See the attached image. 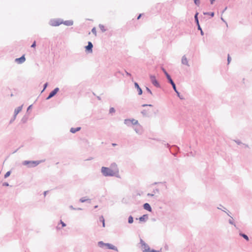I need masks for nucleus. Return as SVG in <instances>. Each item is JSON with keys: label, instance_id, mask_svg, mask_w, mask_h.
Here are the masks:
<instances>
[{"label": "nucleus", "instance_id": "6", "mask_svg": "<svg viewBox=\"0 0 252 252\" xmlns=\"http://www.w3.org/2000/svg\"><path fill=\"white\" fill-rule=\"evenodd\" d=\"M150 79H151V81L152 82V83H153V84L154 85H155L156 87H158L159 86V84H158V81H157L155 76H153V75H151L150 76Z\"/></svg>", "mask_w": 252, "mask_h": 252}, {"label": "nucleus", "instance_id": "33", "mask_svg": "<svg viewBox=\"0 0 252 252\" xmlns=\"http://www.w3.org/2000/svg\"><path fill=\"white\" fill-rule=\"evenodd\" d=\"M141 14H140V15L138 16V17H137V19H140V17H141Z\"/></svg>", "mask_w": 252, "mask_h": 252}, {"label": "nucleus", "instance_id": "12", "mask_svg": "<svg viewBox=\"0 0 252 252\" xmlns=\"http://www.w3.org/2000/svg\"><path fill=\"white\" fill-rule=\"evenodd\" d=\"M144 208L146 210H148L150 212H151L152 211V208L150 206V205H149V204L146 203H145L144 204Z\"/></svg>", "mask_w": 252, "mask_h": 252}, {"label": "nucleus", "instance_id": "3", "mask_svg": "<svg viewBox=\"0 0 252 252\" xmlns=\"http://www.w3.org/2000/svg\"><path fill=\"white\" fill-rule=\"evenodd\" d=\"M141 245L143 252H152L153 250H151L147 244L143 242H142Z\"/></svg>", "mask_w": 252, "mask_h": 252}, {"label": "nucleus", "instance_id": "18", "mask_svg": "<svg viewBox=\"0 0 252 252\" xmlns=\"http://www.w3.org/2000/svg\"><path fill=\"white\" fill-rule=\"evenodd\" d=\"M182 62L183 64H187L188 63L187 59L186 57H183L182 60Z\"/></svg>", "mask_w": 252, "mask_h": 252}, {"label": "nucleus", "instance_id": "39", "mask_svg": "<svg viewBox=\"0 0 252 252\" xmlns=\"http://www.w3.org/2000/svg\"><path fill=\"white\" fill-rule=\"evenodd\" d=\"M112 145H113V146H115L116 145L115 144H113Z\"/></svg>", "mask_w": 252, "mask_h": 252}, {"label": "nucleus", "instance_id": "14", "mask_svg": "<svg viewBox=\"0 0 252 252\" xmlns=\"http://www.w3.org/2000/svg\"><path fill=\"white\" fill-rule=\"evenodd\" d=\"M134 85H135V86L138 90V94L141 95L142 93V91L141 89L139 87L138 84L137 83H135Z\"/></svg>", "mask_w": 252, "mask_h": 252}, {"label": "nucleus", "instance_id": "20", "mask_svg": "<svg viewBox=\"0 0 252 252\" xmlns=\"http://www.w3.org/2000/svg\"><path fill=\"white\" fill-rule=\"evenodd\" d=\"M240 235L242 236L244 238H245L247 241H249V238L247 235L244 234H240Z\"/></svg>", "mask_w": 252, "mask_h": 252}, {"label": "nucleus", "instance_id": "35", "mask_svg": "<svg viewBox=\"0 0 252 252\" xmlns=\"http://www.w3.org/2000/svg\"><path fill=\"white\" fill-rule=\"evenodd\" d=\"M126 74H127L128 75H129V76H130V75H130V74L128 73V72H127V73H126Z\"/></svg>", "mask_w": 252, "mask_h": 252}, {"label": "nucleus", "instance_id": "8", "mask_svg": "<svg viewBox=\"0 0 252 252\" xmlns=\"http://www.w3.org/2000/svg\"><path fill=\"white\" fill-rule=\"evenodd\" d=\"M26 59L24 56H22L19 58H17L15 59V62L18 63H22L25 61Z\"/></svg>", "mask_w": 252, "mask_h": 252}, {"label": "nucleus", "instance_id": "22", "mask_svg": "<svg viewBox=\"0 0 252 252\" xmlns=\"http://www.w3.org/2000/svg\"><path fill=\"white\" fill-rule=\"evenodd\" d=\"M133 218L131 216H130L128 218V222L130 223H131L133 222Z\"/></svg>", "mask_w": 252, "mask_h": 252}, {"label": "nucleus", "instance_id": "16", "mask_svg": "<svg viewBox=\"0 0 252 252\" xmlns=\"http://www.w3.org/2000/svg\"><path fill=\"white\" fill-rule=\"evenodd\" d=\"M80 127L71 128L70 129V132H71L73 133H75L76 132L79 131L80 129Z\"/></svg>", "mask_w": 252, "mask_h": 252}, {"label": "nucleus", "instance_id": "23", "mask_svg": "<svg viewBox=\"0 0 252 252\" xmlns=\"http://www.w3.org/2000/svg\"><path fill=\"white\" fill-rule=\"evenodd\" d=\"M10 174H11V172H10V171H8V172H7L5 173V175H4V177H5V178H7V177H8V176H10Z\"/></svg>", "mask_w": 252, "mask_h": 252}, {"label": "nucleus", "instance_id": "29", "mask_svg": "<svg viewBox=\"0 0 252 252\" xmlns=\"http://www.w3.org/2000/svg\"><path fill=\"white\" fill-rule=\"evenodd\" d=\"M35 46H36V42H35V41H34L33 42V44L31 45V47L32 48H34L35 47Z\"/></svg>", "mask_w": 252, "mask_h": 252}, {"label": "nucleus", "instance_id": "31", "mask_svg": "<svg viewBox=\"0 0 252 252\" xmlns=\"http://www.w3.org/2000/svg\"><path fill=\"white\" fill-rule=\"evenodd\" d=\"M3 186H8L9 184L7 183H4L3 184Z\"/></svg>", "mask_w": 252, "mask_h": 252}, {"label": "nucleus", "instance_id": "36", "mask_svg": "<svg viewBox=\"0 0 252 252\" xmlns=\"http://www.w3.org/2000/svg\"><path fill=\"white\" fill-rule=\"evenodd\" d=\"M46 86H47V84H45V87H44V89L46 87Z\"/></svg>", "mask_w": 252, "mask_h": 252}, {"label": "nucleus", "instance_id": "30", "mask_svg": "<svg viewBox=\"0 0 252 252\" xmlns=\"http://www.w3.org/2000/svg\"><path fill=\"white\" fill-rule=\"evenodd\" d=\"M146 90L150 94H152V92L151 91V90L148 88H146Z\"/></svg>", "mask_w": 252, "mask_h": 252}, {"label": "nucleus", "instance_id": "17", "mask_svg": "<svg viewBox=\"0 0 252 252\" xmlns=\"http://www.w3.org/2000/svg\"><path fill=\"white\" fill-rule=\"evenodd\" d=\"M61 224H62V226L60 227V224H59L58 226H57V228L58 229H61L64 226H65V224L62 220H61Z\"/></svg>", "mask_w": 252, "mask_h": 252}, {"label": "nucleus", "instance_id": "34", "mask_svg": "<svg viewBox=\"0 0 252 252\" xmlns=\"http://www.w3.org/2000/svg\"><path fill=\"white\" fill-rule=\"evenodd\" d=\"M215 0H211V3H213V1H214Z\"/></svg>", "mask_w": 252, "mask_h": 252}, {"label": "nucleus", "instance_id": "28", "mask_svg": "<svg viewBox=\"0 0 252 252\" xmlns=\"http://www.w3.org/2000/svg\"><path fill=\"white\" fill-rule=\"evenodd\" d=\"M64 24L67 25H72L73 23L72 22H68V23H66V22Z\"/></svg>", "mask_w": 252, "mask_h": 252}, {"label": "nucleus", "instance_id": "7", "mask_svg": "<svg viewBox=\"0 0 252 252\" xmlns=\"http://www.w3.org/2000/svg\"><path fill=\"white\" fill-rule=\"evenodd\" d=\"M129 123H131L132 125H136L138 124V121L134 119L125 120V124L128 125Z\"/></svg>", "mask_w": 252, "mask_h": 252}, {"label": "nucleus", "instance_id": "11", "mask_svg": "<svg viewBox=\"0 0 252 252\" xmlns=\"http://www.w3.org/2000/svg\"><path fill=\"white\" fill-rule=\"evenodd\" d=\"M22 106H19L14 111V119L17 115L22 110Z\"/></svg>", "mask_w": 252, "mask_h": 252}, {"label": "nucleus", "instance_id": "40", "mask_svg": "<svg viewBox=\"0 0 252 252\" xmlns=\"http://www.w3.org/2000/svg\"><path fill=\"white\" fill-rule=\"evenodd\" d=\"M211 15L213 16L214 15V13L211 14Z\"/></svg>", "mask_w": 252, "mask_h": 252}, {"label": "nucleus", "instance_id": "9", "mask_svg": "<svg viewBox=\"0 0 252 252\" xmlns=\"http://www.w3.org/2000/svg\"><path fill=\"white\" fill-rule=\"evenodd\" d=\"M93 47V46L92 43L91 42H89L88 45L87 46H86L85 48H86V50L92 52Z\"/></svg>", "mask_w": 252, "mask_h": 252}, {"label": "nucleus", "instance_id": "41", "mask_svg": "<svg viewBox=\"0 0 252 252\" xmlns=\"http://www.w3.org/2000/svg\"><path fill=\"white\" fill-rule=\"evenodd\" d=\"M143 106H147V105H143Z\"/></svg>", "mask_w": 252, "mask_h": 252}, {"label": "nucleus", "instance_id": "5", "mask_svg": "<svg viewBox=\"0 0 252 252\" xmlns=\"http://www.w3.org/2000/svg\"><path fill=\"white\" fill-rule=\"evenodd\" d=\"M59 89L58 88H55L53 91H52L49 94V96L47 97V99H49L54 96L59 91Z\"/></svg>", "mask_w": 252, "mask_h": 252}, {"label": "nucleus", "instance_id": "26", "mask_svg": "<svg viewBox=\"0 0 252 252\" xmlns=\"http://www.w3.org/2000/svg\"><path fill=\"white\" fill-rule=\"evenodd\" d=\"M194 3H195L196 5H198L199 4V3H200V2H199V0H194Z\"/></svg>", "mask_w": 252, "mask_h": 252}, {"label": "nucleus", "instance_id": "4", "mask_svg": "<svg viewBox=\"0 0 252 252\" xmlns=\"http://www.w3.org/2000/svg\"><path fill=\"white\" fill-rule=\"evenodd\" d=\"M163 70L165 73V74L166 75L168 80L169 81V82H170V83L171 84V85H172L173 86V88L174 89V90H175V91L177 93V91L176 90V86H175V84H174V83L173 82V81H172V79L171 78L170 75L167 73V72L164 69H163Z\"/></svg>", "mask_w": 252, "mask_h": 252}, {"label": "nucleus", "instance_id": "21", "mask_svg": "<svg viewBox=\"0 0 252 252\" xmlns=\"http://www.w3.org/2000/svg\"><path fill=\"white\" fill-rule=\"evenodd\" d=\"M92 32H93V33L95 35V36H96V29L95 28H94L92 30Z\"/></svg>", "mask_w": 252, "mask_h": 252}, {"label": "nucleus", "instance_id": "37", "mask_svg": "<svg viewBox=\"0 0 252 252\" xmlns=\"http://www.w3.org/2000/svg\"><path fill=\"white\" fill-rule=\"evenodd\" d=\"M198 29H200V30H201V28H200V27L199 25L198 26Z\"/></svg>", "mask_w": 252, "mask_h": 252}, {"label": "nucleus", "instance_id": "25", "mask_svg": "<svg viewBox=\"0 0 252 252\" xmlns=\"http://www.w3.org/2000/svg\"><path fill=\"white\" fill-rule=\"evenodd\" d=\"M197 15H198V13H197L195 15V21H196L197 23L198 24V18H197Z\"/></svg>", "mask_w": 252, "mask_h": 252}, {"label": "nucleus", "instance_id": "38", "mask_svg": "<svg viewBox=\"0 0 252 252\" xmlns=\"http://www.w3.org/2000/svg\"><path fill=\"white\" fill-rule=\"evenodd\" d=\"M81 200V202H82L84 201V199H82V200Z\"/></svg>", "mask_w": 252, "mask_h": 252}, {"label": "nucleus", "instance_id": "32", "mask_svg": "<svg viewBox=\"0 0 252 252\" xmlns=\"http://www.w3.org/2000/svg\"><path fill=\"white\" fill-rule=\"evenodd\" d=\"M152 252H159L154 250H152Z\"/></svg>", "mask_w": 252, "mask_h": 252}, {"label": "nucleus", "instance_id": "13", "mask_svg": "<svg viewBox=\"0 0 252 252\" xmlns=\"http://www.w3.org/2000/svg\"><path fill=\"white\" fill-rule=\"evenodd\" d=\"M104 245L106 246L108 249L117 250V248H116V247H115L113 245H111L110 244H104Z\"/></svg>", "mask_w": 252, "mask_h": 252}, {"label": "nucleus", "instance_id": "2", "mask_svg": "<svg viewBox=\"0 0 252 252\" xmlns=\"http://www.w3.org/2000/svg\"><path fill=\"white\" fill-rule=\"evenodd\" d=\"M44 160H40V161H28L25 160L23 162V164L25 165H27L29 167H33L37 166L39 163L44 161Z\"/></svg>", "mask_w": 252, "mask_h": 252}, {"label": "nucleus", "instance_id": "27", "mask_svg": "<svg viewBox=\"0 0 252 252\" xmlns=\"http://www.w3.org/2000/svg\"><path fill=\"white\" fill-rule=\"evenodd\" d=\"M227 61H228V63H229L230 62V61H231V58H230L229 55H228Z\"/></svg>", "mask_w": 252, "mask_h": 252}, {"label": "nucleus", "instance_id": "19", "mask_svg": "<svg viewBox=\"0 0 252 252\" xmlns=\"http://www.w3.org/2000/svg\"><path fill=\"white\" fill-rule=\"evenodd\" d=\"M147 218V215H143V216L139 218V220L142 221H144L145 220V219Z\"/></svg>", "mask_w": 252, "mask_h": 252}, {"label": "nucleus", "instance_id": "24", "mask_svg": "<svg viewBox=\"0 0 252 252\" xmlns=\"http://www.w3.org/2000/svg\"><path fill=\"white\" fill-rule=\"evenodd\" d=\"M115 112V110L114 108L112 107V108H110V109H109V113H113Z\"/></svg>", "mask_w": 252, "mask_h": 252}, {"label": "nucleus", "instance_id": "10", "mask_svg": "<svg viewBox=\"0 0 252 252\" xmlns=\"http://www.w3.org/2000/svg\"><path fill=\"white\" fill-rule=\"evenodd\" d=\"M62 23L59 20H54L52 21L51 25L53 26H58L61 25Z\"/></svg>", "mask_w": 252, "mask_h": 252}, {"label": "nucleus", "instance_id": "15", "mask_svg": "<svg viewBox=\"0 0 252 252\" xmlns=\"http://www.w3.org/2000/svg\"><path fill=\"white\" fill-rule=\"evenodd\" d=\"M99 221L100 222H102V226L103 227H105V220H104V219L103 217V216L100 217L99 218Z\"/></svg>", "mask_w": 252, "mask_h": 252}, {"label": "nucleus", "instance_id": "1", "mask_svg": "<svg viewBox=\"0 0 252 252\" xmlns=\"http://www.w3.org/2000/svg\"><path fill=\"white\" fill-rule=\"evenodd\" d=\"M101 172L105 176H113L119 173V170L117 165L114 163L111 165V168L102 167L101 168Z\"/></svg>", "mask_w": 252, "mask_h": 252}]
</instances>
